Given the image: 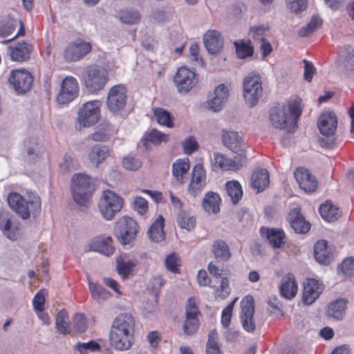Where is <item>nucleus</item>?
<instances>
[{
    "mask_svg": "<svg viewBox=\"0 0 354 354\" xmlns=\"http://www.w3.org/2000/svg\"><path fill=\"white\" fill-rule=\"evenodd\" d=\"M135 321L128 313H122L113 321L109 339L112 347L118 351H126L133 342Z\"/></svg>",
    "mask_w": 354,
    "mask_h": 354,
    "instance_id": "1",
    "label": "nucleus"
},
{
    "mask_svg": "<svg viewBox=\"0 0 354 354\" xmlns=\"http://www.w3.org/2000/svg\"><path fill=\"white\" fill-rule=\"evenodd\" d=\"M301 113V100H292L287 101L281 108L277 106L272 108L270 111V119L276 128L286 129L288 124L294 127L297 125Z\"/></svg>",
    "mask_w": 354,
    "mask_h": 354,
    "instance_id": "2",
    "label": "nucleus"
},
{
    "mask_svg": "<svg viewBox=\"0 0 354 354\" xmlns=\"http://www.w3.org/2000/svg\"><path fill=\"white\" fill-rule=\"evenodd\" d=\"M109 71L97 64L86 66L82 73L81 82L86 91L91 94H98L109 82Z\"/></svg>",
    "mask_w": 354,
    "mask_h": 354,
    "instance_id": "3",
    "label": "nucleus"
},
{
    "mask_svg": "<svg viewBox=\"0 0 354 354\" xmlns=\"http://www.w3.org/2000/svg\"><path fill=\"white\" fill-rule=\"evenodd\" d=\"M8 203L10 208L17 212L23 219L30 217V211L32 214L39 212L41 200L37 195H30L28 201L18 193L12 192L8 196Z\"/></svg>",
    "mask_w": 354,
    "mask_h": 354,
    "instance_id": "4",
    "label": "nucleus"
},
{
    "mask_svg": "<svg viewBox=\"0 0 354 354\" xmlns=\"http://www.w3.org/2000/svg\"><path fill=\"white\" fill-rule=\"evenodd\" d=\"M94 188L91 178L82 174H76L72 178L71 192L75 203L80 206H86L89 203Z\"/></svg>",
    "mask_w": 354,
    "mask_h": 354,
    "instance_id": "5",
    "label": "nucleus"
},
{
    "mask_svg": "<svg viewBox=\"0 0 354 354\" xmlns=\"http://www.w3.org/2000/svg\"><path fill=\"white\" fill-rule=\"evenodd\" d=\"M263 93L262 81L259 74L252 72L243 82V95L245 102L251 107L255 106Z\"/></svg>",
    "mask_w": 354,
    "mask_h": 354,
    "instance_id": "6",
    "label": "nucleus"
},
{
    "mask_svg": "<svg viewBox=\"0 0 354 354\" xmlns=\"http://www.w3.org/2000/svg\"><path fill=\"white\" fill-rule=\"evenodd\" d=\"M123 206V199L112 191L105 190L98 204L100 212L106 220H111Z\"/></svg>",
    "mask_w": 354,
    "mask_h": 354,
    "instance_id": "7",
    "label": "nucleus"
},
{
    "mask_svg": "<svg viewBox=\"0 0 354 354\" xmlns=\"http://www.w3.org/2000/svg\"><path fill=\"white\" fill-rule=\"evenodd\" d=\"M201 313L197 305L196 298L188 299L185 306V319L183 324V333L187 336L194 335L200 326L199 317Z\"/></svg>",
    "mask_w": 354,
    "mask_h": 354,
    "instance_id": "8",
    "label": "nucleus"
},
{
    "mask_svg": "<svg viewBox=\"0 0 354 354\" xmlns=\"http://www.w3.org/2000/svg\"><path fill=\"white\" fill-rule=\"evenodd\" d=\"M100 100L89 101L80 108L77 113V122L80 127H90L95 124L100 117Z\"/></svg>",
    "mask_w": 354,
    "mask_h": 354,
    "instance_id": "9",
    "label": "nucleus"
},
{
    "mask_svg": "<svg viewBox=\"0 0 354 354\" xmlns=\"http://www.w3.org/2000/svg\"><path fill=\"white\" fill-rule=\"evenodd\" d=\"M127 100V88L122 84L111 86L107 94L106 106L108 109L117 113L124 109Z\"/></svg>",
    "mask_w": 354,
    "mask_h": 354,
    "instance_id": "10",
    "label": "nucleus"
},
{
    "mask_svg": "<svg viewBox=\"0 0 354 354\" xmlns=\"http://www.w3.org/2000/svg\"><path fill=\"white\" fill-rule=\"evenodd\" d=\"M117 238L122 245H127L136 238L138 225L131 217L123 216L116 222Z\"/></svg>",
    "mask_w": 354,
    "mask_h": 354,
    "instance_id": "11",
    "label": "nucleus"
},
{
    "mask_svg": "<svg viewBox=\"0 0 354 354\" xmlns=\"http://www.w3.org/2000/svg\"><path fill=\"white\" fill-rule=\"evenodd\" d=\"M91 50L92 45L90 42L78 39L66 46L63 57L67 62H76L89 54Z\"/></svg>",
    "mask_w": 354,
    "mask_h": 354,
    "instance_id": "12",
    "label": "nucleus"
},
{
    "mask_svg": "<svg viewBox=\"0 0 354 354\" xmlns=\"http://www.w3.org/2000/svg\"><path fill=\"white\" fill-rule=\"evenodd\" d=\"M8 81L16 92L25 93L31 88L33 77L26 69H13L10 73Z\"/></svg>",
    "mask_w": 354,
    "mask_h": 354,
    "instance_id": "13",
    "label": "nucleus"
},
{
    "mask_svg": "<svg viewBox=\"0 0 354 354\" xmlns=\"http://www.w3.org/2000/svg\"><path fill=\"white\" fill-rule=\"evenodd\" d=\"M198 79L194 70L186 66H181L177 70L174 82L178 92L187 93L196 84Z\"/></svg>",
    "mask_w": 354,
    "mask_h": 354,
    "instance_id": "14",
    "label": "nucleus"
},
{
    "mask_svg": "<svg viewBox=\"0 0 354 354\" xmlns=\"http://www.w3.org/2000/svg\"><path fill=\"white\" fill-rule=\"evenodd\" d=\"M79 93V84L76 78L66 76L61 83L60 90L57 96L59 104H66L75 100Z\"/></svg>",
    "mask_w": 354,
    "mask_h": 354,
    "instance_id": "15",
    "label": "nucleus"
},
{
    "mask_svg": "<svg viewBox=\"0 0 354 354\" xmlns=\"http://www.w3.org/2000/svg\"><path fill=\"white\" fill-rule=\"evenodd\" d=\"M254 301L251 295L244 297L241 301V320L243 328L248 332L252 333L255 330L254 321Z\"/></svg>",
    "mask_w": 354,
    "mask_h": 354,
    "instance_id": "16",
    "label": "nucleus"
},
{
    "mask_svg": "<svg viewBox=\"0 0 354 354\" xmlns=\"http://www.w3.org/2000/svg\"><path fill=\"white\" fill-rule=\"evenodd\" d=\"M206 180V171L203 165L196 164L192 169V178L187 188L188 193L196 197L205 187Z\"/></svg>",
    "mask_w": 354,
    "mask_h": 354,
    "instance_id": "17",
    "label": "nucleus"
},
{
    "mask_svg": "<svg viewBox=\"0 0 354 354\" xmlns=\"http://www.w3.org/2000/svg\"><path fill=\"white\" fill-rule=\"evenodd\" d=\"M324 289V284L319 281L308 278L304 283L302 299L305 304H313L320 296Z\"/></svg>",
    "mask_w": 354,
    "mask_h": 354,
    "instance_id": "18",
    "label": "nucleus"
},
{
    "mask_svg": "<svg viewBox=\"0 0 354 354\" xmlns=\"http://www.w3.org/2000/svg\"><path fill=\"white\" fill-rule=\"evenodd\" d=\"M234 157V159H230L225 156L216 153L214 154V167L223 171H236L239 170L243 165L245 156H243L241 153Z\"/></svg>",
    "mask_w": 354,
    "mask_h": 354,
    "instance_id": "19",
    "label": "nucleus"
},
{
    "mask_svg": "<svg viewBox=\"0 0 354 354\" xmlns=\"http://www.w3.org/2000/svg\"><path fill=\"white\" fill-rule=\"evenodd\" d=\"M294 175L299 187L305 192L312 193L317 188V179L308 169L303 167L297 168Z\"/></svg>",
    "mask_w": 354,
    "mask_h": 354,
    "instance_id": "20",
    "label": "nucleus"
},
{
    "mask_svg": "<svg viewBox=\"0 0 354 354\" xmlns=\"http://www.w3.org/2000/svg\"><path fill=\"white\" fill-rule=\"evenodd\" d=\"M32 50V44L24 41L18 42L8 48L11 59L18 62L27 61L30 57Z\"/></svg>",
    "mask_w": 354,
    "mask_h": 354,
    "instance_id": "21",
    "label": "nucleus"
},
{
    "mask_svg": "<svg viewBox=\"0 0 354 354\" xmlns=\"http://www.w3.org/2000/svg\"><path fill=\"white\" fill-rule=\"evenodd\" d=\"M221 139L223 145L226 147L237 154L241 153L243 156H245L243 149V143L242 138L239 136L237 132L223 130Z\"/></svg>",
    "mask_w": 354,
    "mask_h": 354,
    "instance_id": "22",
    "label": "nucleus"
},
{
    "mask_svg": "<svg viewBox=\"0 0 354 354\" xmlns=\"http://www.w3.org/2000/svg\"><path fill=\"white\" fill-rule=\"evenodd\" d=\"M337 126V119L332 111L323 113L319 119L318 128L320 133L326 136H332Z\"/></svg>",
    "mask_w": 354,
    "mask_h": 354,
    "instance_id": "23",
    "label": "nucleus"
},
{
    "mask_svg": "<svg viewBox=\"0 0 354 354\" xmlns=\"http://www.w3.org/2000/svg\"><path fill=\"white\" fill-rule=\"evenodd\" d=\"M288 217L290 226L295 232L305 234L309 231L310 224L306 221L299 208L292 209L288 214Z\"/></svg>",
    "mask_w": 354,
    "mask_h": 354,
    "instance_id": "24",
    "label": "nucleus"
},
{
    "mask_svg": "<svg viewBox=\"0 0 354 354\" xmlns=\"http://www.w3.org/2000/svg\"><path fill=\"white\" fill-rule=\"evenodd\" d=\"M260 233L261 236L266 237L273 248H280L286 242V234L281 229L261 227Z\"/></svg>",
    "mask_w": 354,
    "mask_h": 354,
    "instance_id": "25",
    "label": "nucleus"
},
{
    "mask_svg": "<svg viewBox=\"0 0 354 354\" xmlns=\"http://www.w3.org/2000/svg\"><path fill=\"white\" fill-rule=\"evenodd\" d=\"M203 42L208 52L212 54L220 52L223 46L220 32L214 30L206 32L203 36Z\"/></svg>",
    "mask_w": 354,
    "mask_h": 354,
    "instance_id": "26",
    "label": "nucleus"
},
{
    "mask_svg": "<svg viewBox=\"0 0 354 354\" xmlns=\"http://www.w3.org/2000/svg\"><path fill=\"white\" fill-rule=\"evenodd\" d=\"M209 287L212 289V295L215 300H224L231 292L230 280L227 277H223L220 280H214Z\"/></svg>",
    "mask_w": 354,
    "mask_h": 354,
    "instance_id": "27",
    "label": "nucleus"
},
{
    "mask_svg": "<svg viewBox=\"0 0 354 354\" xmlns=\"http://www.w3.org/2000/svg\"><path fill=\"white\" fill-rule=\"evenodd\" d=\"M214 94V97L207 101V104L209 109L216 112L222 109L224 104L226 103L229 93L225 84H221L215 88Z\"/></svg>",
    "mask_w": 354,
    "mask_h": 354,
    "instance_id": "28",
    "label": "nucleus"
},
{
    "mask_svg": "<svg viewBox=\"0 0 354 354\" xmlns=\"http://www.w3.org/2000/svg\"><path fill=\"white\" fill-rule=\"evenodd\" d=\"M0 229L3 234L12 241L17 240L20 235L19 227L12 225L8 214L4 212H0Z\"/></svg>",
    "mask_w": 354,
    "mask_h": 354,
    "instance_id": "29",
    "label": "nucleus"
},
{
    "mask_svg": "<svg viewBox=\"0 0 354 354\" xmlns=\"http://www.w3.org/2000/svg\"><path fill=\"white\" fill-rule=\"evenodd\" d=\"M113 153L112 149L106 145H95L88 153V159L96 167L110 157Z\"/></svg>",
    "mask_w": 354,
    "mask_h": 354,
    "instance_id": "30",
    "label": "nucleus"
},
{
    "mask_svg": "<svg viewBox=\"0 0 354 354\" xmlns=\"http://www.w3.org/2000/svg\"><path fill=\"white\" fill-rule=\"evenodd\" d=\"M269 174L266 169H258L254 171L251 177V185L257 192L263 191L269 186Z\"/></svg>",
    "mask_w": 354,
    "mask_h": 354,
    "instance_id": "31",
    "label": "nucleus"
},
{
    "mask_svg": "<svg viewBox=\"0 0 354 354\" xmlns=\"http://www.w3.org/2000/svg\"><path fill=\"white\" fill-rule=\"evenodd\" d=\"M298 287L294 276L288 274L283 276L280 286V292L286 299L293 298L297 292Z\"/></svg>",
    "mask_w": 354,
    "mask_h": 354,
    "instance_id": "32",
    "label": "nucleus"
},
{
    "mask_svg": "<svg viewBox=\"0 0 354 354\" xmlns=\"http://www.w3.org/2000/svg\"><path fill=\"white\" fill-rule=\"evenodd\" d=\"M314 256L317 261L322 264H328L332 258V252L325 240L317 241L314 245Z\"/></svg>",
    "mask_w": 354,
    "mask_h": 354,
    "instance_id": "33",
    "label": "nucleus"
},
{
    "mask_svg": "<svg viewBox=\"0 0 354 354\" xmlns=\"http://www.w3.org/2000/svg\"><path fill=\"white\" fill-rule=\"evenodd\" d=\"M91 250L99 252L106 256H110L114 253L115 247L113 245V240L110 237H97L92 241L90 245Z\"/></svg>",
    "mask_w": 354,
    "mask_h": 354,
    "instance_id": "34",
    "label": "nucleus"
},
{
    "mask_svg": "<svg viewBox=\"0 0 354 354\" xmlns=\"http://www.w3.org/2000/svg\"><path fill=\"white\" fill-rule=\"evenodd\" d=\"M221 203V198L218 194L208 192L203 200L202 205L207 213L217 214L220 211Z\"/></svg>",
    "mask_w": 354,
    "mask_h": 354,
    "instance_id": "35",
    "label": "nucleus"
},
{
    "mask_svg": "<svg viewBox=\"0 0 354 354\" xmlns=\"http://www.w3.org/2000/svg\"><path fill=\"white\" fill-rule=\"evenodd\" d=\"M346 304L347 301L342 298L330 302L328 305L326 315L337 320L342 319L345 315Z\"/></svg>",
    "mask_w": 354,
    "mask_h": 354,
    "instance_id": "36",
    "label": "nucleus"
},
{
    "mask_svg": "<svg viewBox=\"0 0 354 354\" xmlns=\"http://www.w3.org/2000/svg\"><path fill=\"white\" fill-rule=\"evenodd\" d=\"M136 266L133 260L126 259V255L122 254L116 258V270L123 279H127Z\"/></svg>",
    "mask_w": 354,
    "mask_h": 354,
    "instance_id": "37",
    "label": "nucleus"
},
{
    "mask_svg": "<svg viewBox=\"0 0 354 354\" xmlns=\"http://www.w3.org/2000/svg\"><path fill=\"white\" fill-rule=\"evenodd\" d=\"M189 168L190 164L188 158L177 159L172 165V174L178 182L183 184L185 183L184 176Z\"/></svg>",
    "mask_w": 354,
    "mask_h": 354,
    "instance_id": "38",
    "label": "nucleus"
},
{
    "mask_svg": "<svg viewBox=\"0 0 354 354\" xmlns=\"http://www.w3.org/2000/svg\"><path fill=\"white\" fill-rule=\"evenodd\" d=\"M163 227L164 218L162 216H159L149 229L148 235L149 239L154 242L162 241L165 238Z\"/></svg>",
    "mask_w": 354,
    "mask_h": 354,
    "instance_id": "39",
    "label": "nucleus"
},
{
    "mask_svg": "<svg viewBox=\"0 0 354 354\" xmlns=\"http://www.w3.org/2000/svg\"><path fill=\"white\" fill-rule=\"evenodd\" d=\"M212 252L214 257L221 261H227L231 257L229 246L222 240L214 241L212 245Z\"/></svg>",
    "mask_w": 354,
    "mask_h": 354,
    "instance_id": "40",
    "label": "nucleus"
},
{
    "mask_svg": "<svg viewBox=\"0 0 354 354\" xmlns=\"http://www.w3.org/2000/svg\"><path fill=\"white\" fill-rule=\"evenodd\" d=\"M236 53L239 59L251 57L254 54V48L250 40L239 39L234 42Z\"/></svg>",
    "mask_w": 354,
    "mask_h": 354,
    "instance_id": "41",
    "label": "nucleus"
},
{
    "mask_svg": "<svg viewBox=\"0 0 354 354\" xmlns=\"http://www.w3.org/2000/svg\"><path fill=\"white\" fill-rule=\"evenodd\" d=\"M319 211L321 216L327 221H335L341 215L339 208L335 207L329 202L321 205Z\"/></svg>",
    "mask_w": 354,
    "mask_h": 354,
    "instance_id": "42",
    "label": "nucleus"
},
{
    "mask_svg": "<svg viewBox=\"0 0 354 354\" xmlns=\"http://www.w3.org/2000/svg\"><path fill=\"white\" fill-rule=\"evenodd\" d=\"M153 113L159 124L168 128L174 127V118L168 111L157 107L153 109Z\"/></svg>",
    "mask_w": 354,
    "mask_h": 354,
    "instance_id": "43",
    "label": "nucleus"
},
{
    "mask_svg": "<svg viewBox=\"0 0 354 354\" xmlns=\"http://www.w3.org/2000/svg\"><path fill=\"white\" fill-rule=\"evenodd\" d=\"M339 61L345 68L354 70V48L349 46H344L339 53Z\"/></svg>",
    "mask_w": 354,
    "mask_h": 354,
    "instance_id": "44",
    "label": "nucleus"
},
{
    "mask_svg": "<svg viewBox=\"0 0 354 354\" xmlns=\"http://www.w3.org/2000/svg\"><path fill=\"white\" fill-rule=\"evenodd\" d=\"M168 138L169 136L167 134L163 133L156 129H153L145 135L142 138V142L144 145L147 147L149 143L158 145L162 142H167Z\"/></svg>",
    "mask_w": 354,
    "mask_h": 354,
    "instance_id": "45",
    "label": "nucleus"
},
{
    "mask_svg": "<svg viewBox=\"0 0 354 354\" xmlns=\"http://www.w3.org/2000/svg\"><path fill=\"white\" fill-rule=\"evenodd\" d=\"M88 288L93 299L97 301L106 300L111 297V293L98 283L89 281Z\"/></svg>",
    "mask_w": 354,
    "mask_h": 354,
    "instance_id": "46",
    "label": "nucleus"
},
{
    "mask_svg": "<svg viewBox=\"0 0 354 354\" xmlns=\"http://www.w3.org/2000/svg\"><path fill=\"white\" fill-rule=\"evenodd\" d=\"M225 185L228 196L233 203H236L243 196L241 184L236 180H232L227 182Z\"/></svg>",
    "mask_w": 354,
    "mask_h": 354,
    "instance_id": "47",
    "label": "nucleus"
},
{
    "mask_svg": "<svg viewBox=\"0 0 354 354\" xmlns=\"http://www.w3.org/2000/svg\"><path fill=\"white\" fill-rule=\"evenodd\" d=\"M206 354H222L218 342V333L216 330L209 331L206 344Z\"/></svg>",
    "mask_w": 354,
    "mask_h": 354,
    "instance_id": "48",
    "label": "nucleus"
},
{
    "mask_svg": "<svg viewBox=\"0 0 354 354\" xmlns=\"http://www.w3.org/2000/svg\"><path fill=\"white\" fill-rule=\"evenodd\" d=\"M68 319V313L66 310H60L56 317V328L63 335L69 334L71 332L70 327L67 320Z\"/></svg>",
    "mask_w": 354,
    "mask_h": 354,
    "instance_id": "49",
    "label": "nucleus"
},
{
    "mask_svg": "<svg viewBox=\"0 0 354 354\" xmlns=\"http://www.w3.org/2000/svg\"><path fill=\"white\" fill-rule=\"evenodd\" d=\"M118 18L124 24H136L140 21L141 16L136 10H122L119 12Z\"/></svg>",
    "mask_w": 354,
    "mask_h": 354,
    "instance_id": "50",
    "label": "nucleus"
},
{
    "mask_svg": "<svg viewBox=\"0 0 354 354\" xmlns=\"http://www.w3.org/2000/svg\"><path fill=\"white\" fill-rule=\"evenodd\" d=\"M177 223L180 228L189 231L196 225V218L182 211L178 214Z\"/></svg>",
    "mask_w": 354,
    "mask_h": 354,
    "instance_id": "51",
    "label": "nucleus"
},
{
    "mask_svg": "<svg viewBox=\"0 0 354 354\" xmlns=\"http://www.w3.org/2000/svg\"><path fill=\"white\" fill-rule=\"evenodd\" d=\"M165 267L170 272L174 273L179 272L180 261L179 257L175 253L173 252L168 254L165 258Z\"/></svg>",
    "mask_w": 354,
    "mask_h": 354,
    "instance_id": "52",
    "label": "nucleus"
},
{
    "mask_svg": "<svg viewBox=\"0 0 354 354\" xmlns=\"http://www.w3.org/2000/svg\"><path fill=\"white\" fill-rule=\"evenodd\" d=\"M322 21L317 17H313L306 27H303L299 31L301 37H306L313 32L318 27L321 26Z\"/></svg>",
    "mask_w": 354,
    "mask_h": 354,
    "instance_id": "53",
    "label": "nucleus"
},
{
    "mask_svg": "<svg viewBox=\"0 0 354 354\" xmlns=\"http://www.w3.org/2000/svg\"><path fill=\"white\" fill-rule=\"evenodd\" d=\"M122 165L127 170L136 171L142 166V162L134 156H127L122 158Z\"/></svg>",
    "mask_w": 354,
    "mask_h": 354,
    "instance_id": "54",
    "label": "nucleus"
},
{
    "mask_svg": "<svg viewBox=\"0 0 354 354\" xmlns=\"http://www.w3.org/2000/svg\"><path fill=\"white\" fill-rule=\"evenodd\" d=\"M73 327L79 333L84 332L87 328L86 318L82 313H76L73 318Z\"/></svg>",
    "mask_w": 354,
    "mask_h": 354,
    "instance_id": "55",
    "label": "nucleus"
},
{
    "mask_svg": "<svg viewBox=\"0 0 354 354\" xmlns=\"http://www.w3.org/2000/svg\"><path fill=\"white\" fill-rule=\"evenodd\" d=\"M182 147L185 154L191 155L198 150V145L195 138L191 136L182 142Z\"/></svg>",
    "mask_w": 354,
    "mask_h": 354,
    "instance_id": "56",
    "label": "nucleus"
},
{
    "mask_svg": "<svg viewBox=\"0 0 354 354\" xmlns=\"http://www.w3.org/2000/svg\"><path fill=\"white\" fill-rule=\"evenodd\" d=\"M45 295L46 290L41 289L35 295L32 304L35 311H43L44 310Z\"/></svg>",
    "mask_w": 354,
    "mask_h": 354,
    "instance_id": "57",
    "label": "nucleus"
},
{
    "mask_svg": "<svg viewBox=\"0 0 354 354\" xmlns=\"http://www.w3.org/2000/svg\"><path fill=\"white\" fill-rule=\"evenodd\" d=\"M76 349L82 354H86L87 350L91 351H96L100 349V346L96 342L91 340L87 343H77L76 345Z\"/></svg>",
    "mask_w": 354,
    "mask_h": 354,
    "instance_id": "58",
    "label": "nucleus"
},
{
    "mask_svg": "<svg viewBox=\"0 0 354 354\" xmlns=\"http://www.w3.org/2000/svg\"><path fill=\"white\" fill-rule=\"evenodd\" d=\"M133 207L138 214L143 215L148 209V202L141 196H136L133 201Z\"/></svg>",
    "mask_w": 354,
    "mask_h": 354,
    "instance_id": "59",
    "label": "nucleus"
},
{
    "mask_svg": "<svg viewBox=\"0 0 354 354\" xmlns=\"http://www.w3.org/2000/svg\"><path fill=\"white\" fill-rule=\"evenodd\" d=\"M288 8L295 13H299L306 8L307 0H287Z\"/></svg>",
    "mask_w": 354,
    "mask_h": 354,
    "instance_id": "60",
    "label": "nucleus"
},
{
    "mask_svg": "<svg viewBox=\"0 0 354 354\" xmlns=\"http://www.w3.org/2000/svg\"><path fill=\"white\" fill-rule=\"evenodd\" d=\"M208 270L209 274L214 277L213 280H220L222 275H227L228 271L223 268H219L213 262H210L208 265Z\"/></svg>",
    "mask_w": 354,
    "mask_h": 354,
    "instance_id": "61",
    "label": "nucleus"
},
{
    "mask_svg": "<svg viewBox=\"0 0 354 354\" xmlns=\"http://www.w3.org/2000/svg\"><path fill=\"white\" fill-rule=\"evenodd\" d=\"M340 268L344 275H352L354 272V257L346 258L342 261Z\"/></svg>",
    "mask_w": 354,
    "mask_h": 354,
    "instance_id": "62",
    "label": "nucleus"
},
{
    "mask_svg": "<svg viewBox=\"0 0 354 354\" xmlns=\"http://www.w3.org/2000/svg\"><path fill=\"white\" fill-rule=\"evenodd\" d=\"M304 64V79L310 82L312 81L313 75H315L316 72V68L313 64V63L310 61H308L306 59H304L303 61Z\"/></svg>",
    "mask_w": 354,
    "mask_h": 354,
    "instance_id": "63",
    "label": "nucleus"
},
{
    "mask_svg": "<svg viewBox=\"0 0 354 354\" xmlns=\"http://www.w3.org/2000/svg\"><path fill=\"white\" fill-rule=\"evenodd\" d=\"M25 145L27 147V153L29 156L35 153L38 155L39 153L41 152L40 150L41 147L36 142L35 139H30L25 142Z\"/></svg>",
    "mask_w": 354,
    "mask_h": 354,
    "instance_id": "64",
    "label": "nucleus"
}]
</instances>
